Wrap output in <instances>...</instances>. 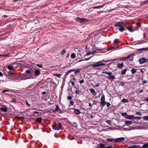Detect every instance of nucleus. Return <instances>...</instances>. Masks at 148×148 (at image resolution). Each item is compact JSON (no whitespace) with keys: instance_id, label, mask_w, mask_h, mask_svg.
<instances>
[{"instance_id":"13d9d810","label":"nucleus","mask_w":148,"mask_h":148,"mask_svg":"<svg viewBox=\"0 0 148 148\" xmlns=\"http://www.w3.org/2000/svg\"><path fill=\"white\" fill-rule=\"evenodd\" d=\"M118 39H116L114 40V42L116 44H117L119 42L118 41Z\"/></svg>"},{"instance_id":"ea45409f","label":"nucleus","mask_w":148,"mask_h":148,"mask_svg":"<svg viewBox=\"0 0 148 148\" xmlns=\"http://www.w3.org/2000/svg\"><path fill=\"white\" fill-rule=\"evenodd\" d=\"M143 119L145 120H148V116L143 117Z\"/></svg>"},{"instance_id":"79ce46f5","label":"nucleus","mask_w":148,"mask_h":148,"mask_svg":"<svg viewBox=\"0 0 148 148\" xmlns=\"http://www.w3.org/2000/svg\"><path fill=\"white\" fill-rule=\"evenodd\" d=\"M106 104L107 107H109L110 106V104L108 102H106Z\"/></svg>"},{"instance_id":"a18cd8bd","label":"nucleus","mask_w":148,"mask_h":148,"mask_svg":"<svg viewBox=\"0 0 148 148\" xmlns=\"http://www.w3.org/2000/svg\"><path fill=\"white\" fill-rule=\"evenodd\" d=\"M54 75L58 77H59L60 76H61V74H58V73L55 74Z\"/></svg>"},{"instance_id":"6e6d98bb","label":"nucleus","mask_w":148,"mask_h":148,"mask_svg":"<svg viewBox=\"0 0 148 148\" xmlns=\"http://www.w3.org/2000/svg\"><path fill=\"white\" fill-rule=\"evenodd\" d=\"M93 53L90 52H88L86 53V56H88L90 55V54H92Z\"/></svg>"},{"instance_id":"338daca9","label":"nucleus","mask_w":148,"mask_h":148,"mask_svg":"<svg viewBox=\"0 0 148 148\" xmlns=\"http://www.w3.org/2000/svg\"><path fill=\"white\" fill-rule=\"evenodd\" d=\"M71 72V70H69L67 71V74L69 73H70Z\"/></svg>"},{"instance_id":"de8ad7c7","label":"nucleus","mask_w":148,"mask_h":148,"mask_svg":"<svg viewBox=\"0 0 148 148\" xmlns=\"http://www.w3.org/2000/svg\"><path fill=\"white\" fill-rule=\"evenodd\" d=\"M70 104L71 105H73L74 104V102L73 101H71L70 102Z\"/></svg>"},{"instance_id":"c03bdc74","label":"nucleus","mask_w":148,"mask_h":148,"mask_svg":"<svg viewBox=\"0 0 148 148\" xmlns=\"http://www.w3.org/2000/svg\"><path fill=\"white\" fill-rule=\"evenodd\" d=\"M104 148H113V147L112 146H108L107 147H106L105 145Z\"/></svg>"},{"instance_id":"bb28decb","label":"nucleus","mask_w":148,"mask_h":148,"mask_svg":"<svg viewBox=\"0 0 148 148\" xmlns=\"http://www.w3.org/2000/svg\"><path fill=\"white\" fill-rule=\"evenodd\" d=\"M127 71V70L126 69H124L122 71H121V74L123 75H124L126 73Z\"/></svg>"},{"instance_id":"a878e982","label":"nucleus","mask_w":148,"mask_h":148,"mask_svg":"<svg viewBox=\"0 0 148 148\" xmlns=\"http://www.w3.org/2000/svg\"><path fill=\"white\" fill-rule=\"evenodd\" d=\"M148 3V0L145 1H143V2L140 3V5H145L147 3Z\"/></svg>"},{"instance_id":"a211bd4d","label":"nucleus","mask_w":148,"mask_h":148,"mask_svg":"<svg viewBox=\"0 0 148 148\" xmlns=\"http://www.w3.org/2000/svg\"><path fill=\"white\" fill-rule=\"evenodd\" d=\"M105 5V4H103L101 5H99V6H94L93 7V8L94 9H96L97 8H103Z\"/></svg>"},{"instance_id":"a19ab883","label":"nucleus","mask_w":148,"mask_h":148,"mask_svg":"<svg viewBox=\"0 0 148 148\" xmlns=\"http://www.w3.org/2000/svg\"><path fill=\"white\" fill-rule=\"evenodd\" d=\"M115 48H116V47H115ZM115 48V47H110V48H108L107 49V50L108 51H110L111 50H112V49H113Z\"/></svg>"},{"instance_id":"7c9ffc66","label":"nucleus","mask_w":148,"mask_h":148,"mask_svg":"<svg viewBox=\"0 0 148 148\" xmlns=\"http://www.w3.org/2000/svg\"><path fill=\"white\" fill-rule=\"evenodd\" d=\"M81 70L80 69H77L75 70L74 74H76L80 72Z\"/></svg>"},{"instance_id":"20e7f679","label":"nucleus","mask_w":148,"mask_h":148,"mask_svg":"<svg viewBox=\"0 0 148 148\" xmlns=\"http://www.w3.org/2000/svg\"><path fill=\"white\" fill-rule=\"evenodd\" d=\"M139 62L140 64H142L146 62H148V59L144 57L142 58L139 59Z\"/></svg>"},{"instance_id":"cd10ccee","label":"nucleus","mask_w":148,"mask_h":148,"mask_svg":"<svg viewBox=\"0 0 148 148\" xmlns=\"http://www.w3.org/2000/svg\"><path fill=\"white\" fill-rule=\"evenodd\" d=\"M74 112L77 114H79L80 113V111L79 110L77 109H75L74 110Z\"/></svg>"},{"instance_id":"39448f33","label":"nucleus","mask_w":148,"mask_h":148,"mask_svg":"<svg viewBox=\"0 0 148 148\" xmlns=\"http://www.w3.org/2000/svg\"><path fill=\"white\" fill-rule=\"evenodd\" d=\"M100 101L101 102L100 103V105L102 106H104L106 104V102L105 101V97L104 94L102 95Z\"/></svg>"},{"instance_id":"09e8293b","label":"nucleus","mask_w":148,"mask_h":148,"mask_svg":"<svg viewBox=\"0 0 148 148\" xmlns=\"http://www.w3.org/2000/svg\"><path fill=\"white\" fill-rule=\"evenodd\" d=\"M26 72L27 73H29L31 72V71L30 70H28L26 71Z\"/></svg>"},{"instance_id":"864d4df0","label":"nucleus","mask_w":148,"mask_h":148,"mask_svg":"<svg viewBox=\"0 0 148 148\" xmlns=\"http://www.w3.org/2000/svg\"><path fill=\"white\" fill-rule=\"evenodd\" d=\"M75 93L76 94L78 95L79 94V91L78 90H77L75 91Z\"/></svg>"},{"instance_id":"f03ea898","label":"nucleus","mask_w":148,"mask_h":148,"mask_svg":"<svg viewBox=\"0 0 148 148\" xmlns=\"http://www.w3.org/2000/svg\"><path fill=\"white\" fill-rule=\"evenodd\" d=\"M62 126V125L60 123H58L52 126V129L54 130H58L61 128Z\"/></svg>"},{"instance_id":"680f3d73","label":"nucleus","mask_w":148,"mask_h":148,"mask_svg":"<svg viewBox=\"0 0 148 148\" xmlns=\"http://www.w3.org/2000/svg\"><path fill=\"white\" fill-rule=\"evenodd\" d=\"M143 146L146 147H148V144H145Z\"/></svg>"},{"instance_id":"3c124183","label":"nucleus","mask_w":148,"mask_h":148,"mask_svg":"<svg viewBox=\"0 0 148 148\" xmlns=\"http://www.w3.org/2000/svg\"><path fill=\"white\" fill-rule=\"evenodd\" d=\"M25 102L26 103V104L29 107H30V104H29V103H28V101H25Z\"/></svg>"},{"instance_id":"4be33fe9","label":"nucleus","mask_w":148,"mask_h":148,"mask_svg":"<svg viewBox=\"0 0 148 148\" xmlns=\"http://www.w3.org/2000/svg\"><path fill=\"white\" fill-rule=\"evenodd\" d=\"M0 110L2 111L6 112L8 110L6 108L2 107L0 108Z\"/></svg>"},{"instance_id":"052dcab7","label":"nucleus","mask_w":148,"mask_h":148,"mask_svg":"<svg viewBox=\"0 0 148 148\" xmlns=\"http://www.w3.org/2000/svg\"><path fill=\"white\" fill-rule=\"evenodd\" d=\"M99 85V83H97L95 85V86L98 87Z\"/></svg>"},{"instance_id":"69168bd1","label":"nucleus","mask_w":148,"mask_h":148,"mask_svg":"<svg viewBox=\"0 0 148 148\" xmlns=\"http://www.w3.org/2000/svg\"><path fill=\"white\" fill-rule=\"evenodd\" d=\"M90 58H91V57H89L88 58H86L84 60H86V61L88 60H89L90 59Z\"/></svg>"},{"instance_id":"5fc2aeb1","label":"nucleus","mask_w":148,"mask_h":148,"mask_svg":"<svg viewBox=\"0 0 148 148\" xmlns=\"http://www.w3.org/2000/svg\"><path fill=\"white\" fill-rule=\"evenodd\" d=\"M37 66L38 67H40V68H42L43 67L42 65L40 64H37Z\"/></svg>"},{"instance_id":"49530a36","label":"nucleus","mask_w":148,"mask_h":148,"mask_svg":"<svg viewBox=\"0 0 148 148\" xmlns=\"http://www.w3.org/2000/svg\"><path fill=\"white\" fill-rule=\"evenodd\" d=\"M127 113L126 112H125L122 113V115L123 116H126L127 115Z\"/></svg>"},{"instance_id":"473e14b6","label":"nucleus","mask_w":148,"mask_h":148,"mask_svg":"<svg viewBox=\"0 0 148 148\" xmlns=\"http://www.w3.org/2000/svg\"><path fill=\"white\" fill-rule=\"evenodd\" d=\"M143 92V89H141V90H137L136 91V92L138 94H139L140 93H141Z\"/></svg>"},{"instance_id":"774afa93","label":"nucleus","mask_w":148,"mask_h":148,"mask_svg":"<svg viewBox=\"0 0 148 148\" xmlns=\"http://www.w3.org/2000/svg\"><path fill=\"white\" fill-rule=\"evenodd\" d=\"M16 102L15 100H14V99L12 100H11V102H12V103H14V102Z\"/></svg>"},{"instance_id":"6e6552de","label":"nucleus","mask_w":148,"mask_h":148,"mask_svg":"<svg viewBox=\"0 0 148 148\" xmlns=\"http://www.w3.org/2000/svg\"><path fill=\"white\" fill-rule=\"evenodd\" d=\"M135 55V54L134 53L130 54L128 55V57H129V60L130 61H132L133 59V56H134Z\"/></svg>"},{"instance_id":"37998d69","label":"nucleus","mask_w":148,"mask_h":148,"mask_svg":"<svg viewBox=\"0 0 148 148\" xmlns=\"http://www.w3.org/2000/svg\"><path fill=\"white\" fill-rule=\"evenodd\" d=\"M65 51L64 50H63L61 52V53L62 54V55H63L64 53H65Z\"/></svg>"},{"instance_id":"8fccbe9b","label":"nucleus","mask_w":148,"mask_h":148,"mask_svg":"<svg viewBox=\"0 0 148 148\" xmlns=\"http://www.w3.org/2000/svg\"><path fill=\"white\" fill-rule=\"evenodd\" d=\"M137 26L138 27H141V25L140 23H138L137 24Z\"/></svg>"},{"instance_id":"9b49d317","label":"nucleus","mask_w":148,"mask_h":148,"mask_svg":"<svg viewBox=\"0 0 148 148\" xmlns=\"http://www.w3.org/2000/svg\"><path fill=\"white\" fill-rule=\"evenodd\" d=\"M40 74V72L38 70H36L34 71V75L36 76H38Z\"/></svg>"},{"instance_id":"bf43d9fd","label":"nucleus","mask_w":148,"mask_h":148,"mask_svg":"<svg viewBox=\"0 0 148 148\" xmlns=\"http://www.w3.org/2000/svg\"><path fill=\"white\" fill-rule=\"evenodd\" d=\"M84 79H82L79 82L80 84L83 83L84 82Z\"/></svg>"},{"instance_id":"f8f14e48","label":"nucleus","mask_w":148,"mask_h":148,"mask_svg":"<svg viewBox=\"0 0 148 148\" xmlns=\"http://www.w3.org/2000/svg\"><path fill=\"white\" fill-rule=\"evenodd\" d=\"M53 112H60V113L61 112V110L59 108L58 105H56L55 109H54Z\"/></svg>"},{"instance_id":"2f4dec72","label":"nucleus","mask_w":148,"mask_h":148,"mask_svg":"<svg viewBox=\"0 0 148 148\" xmlns=\"http://www.w3.org/2000/svg\"><path fill=\"white\" fill-rule=\"evenodd\" d=\"M132 123V121H126L125 122V123L126 124L131 125Z\"/></svg>"},{"instance_id":"f3484780","label":"nucleus","mask_w":148,"mask_h":148,"mask_svg":"<svg viewBox=\"0 0 148 148\" xmlns=\"http://www.w3.org/2000/svg\"><path fill=\"white\" fill-rule=\"evenodd\" d=\"M105 145L102 143H99L97 148H104Z\"/></svg>"},{"instance_id":"c756f323","label":"nucleus","mask_w":148,"mask_h":148,"mask_svg":"<svg viewBox=\"0 0 148 148\" xmlns=\"http://www.w3.org/2000/svg\"><path fill=\"white\" fill-rule=\"evenodd\" d=\"M106 140L107 141L109 142L115 141V139L108 138Z\"/></svg>"},{"instance_id":"603ef678","label":"nucleus","mask_w":148,"mask_h":148,"mask_svg":"<svg viewBox=\"0 0 148 148\" xmlns=\"http://www.w3.org/2000/svg\"><path fill=\"white\" fill-rule=\"evenodd\" d=\"M9 90H3L2 92H9Z\"/></svg>"},{"instance_id":"4c0bfd02","label":"nucleus","mask_w":148,"mask_h":148,"mask_svg":"<svg viewBox=\"0 0 148 148\" xmlns=\"http://www.w3.org/2000/svg\"><path fill=\"white\" fill-rule=\"evenodd\" d=\"M106 122L108 124H111V121L110 120H107L106 121Z\"/></svg>"},{"instance_id":"72a5a7b5","label":"nucleus","mask_w":148,"mask_h":148,"mask_svg":"<svg viewBox=\"0 0 148 148\" xmlns=\"http://www.w3.org/2000/svg\"><path fill=\"white\" fill-rule=\"evenodd\" d=\"M143 50H147L148 51V49H147V48H142L138 49L137 51H142Z\"/></svg>"},{"instance_id":"58836bf2","label":"nucleus","mask_w":148,"mask_h":148,"mask_svg":"<svg viewBox=\"0 0 148 148\" xmlns=\"http://www.w3.org/2000/svg\"><path fill=\"white\" fill-rule=\"evenodd\" d=\"M136 114L138 115H142V113L139 112H138V111L136 112Z\"/></svg>"},{"instance_id":"6ab92c4d","label":"nucleus","mask_w":148,"mask_h":148,"mask_svg":"<svg viewBox=\"0 0 148 148\" xmlns=\"http://www.w3.org/2000/svg\"><path fill=\"white\" fill-rule=\"evenodd\" d=\"M15 118L20 120H23L25 119V117L24 116H21L20 117L16 116H15Z\"/></svg>"},{"instance_id":"423d86ee","label":"nucleus","mask_w":148,"mask_h":148,"mask_svg":"<svg viewBox=\"0 0 148 148\" xmlns=\"http://www.w3.org/2000/svg\"><path fill=\"white\" fill-rule=\"evenodd\" d=\"M77 21H79L81 23H83L86 20V19L85 18H82L77 17L75 18Z\"/></svg>"},{"instance_id":"1a4fd4ad","label":"nucleus","mask_w":148,"mask_h":148,"mask_svg":"<svg viewBox=\"0 0 148 148\" xmlns=\"http://www.w3.org/2000/svg\"><path fill=\"white\" fill-rule=\"evenodd\" d=\"M124 139V138L123 137L117 138L116 139H115V142H120L123 140Z\"/></svg>"},{"instance_id":"4468645a","label":"nucleus","mask_w":148,"mask_h":148,"mask_svg":"<svg viewBox=\"0 0 148 148\" xmlns=\"http://www.w3.org/2000/svg\"><path fill=\"white\" fill-rule=\"evenodd\" d=\"M123 24V22H119L115 24V26H119L120 27L122 26Z\"/></svg>"},{"instance_id":"412c9836","label":"nucleus","mask_w":148,"mask_h":148,"mask_svg":"<svg viewBox=\"0 0 148 148\" xmlns=\"http://www.w3.org/2000/svg\"><path fill=\"white\" fill-rule=\"evenodd\" d=\"M124 66V65L123 63H121V64H117V66L119 68H122Z\"/></svg>"},{"instance_id":"e433bc0d","label":"nucleus","mask_w":148,"mask_h":148,"mask_svg":"<svg viewBox=\"0 0 148 148\" xmlns=\"http://www.w3.org/2000/svg\"><path fill=\"white\" fill-rule=\"evenodd\" d=\"M71 57L73 58H75V53H73L71 55Z\"/></svg>"},{"instance_id":"f704fd0d","label":"nucleus","mask_w":148,"mask_h":148,"mask_svg":"<svg viewBox=\"0 0 148 148\" xmlns=\"http://www.w3.org/2000/svg\"><path fill=\"white\" fill-rule=\"evenodd\" d=\"M122 101L123 103H126L128 102V100L125 99H123L122 100Z\"/></svg>"},{"instance_id":"5701e85b","label":"nucleus","mask_w":148,"mask_h":148,"mask_svg":"<svg viewBox=\"0 0 148 148\" xmlns=\"http://www.w3.org/2000/svg\"><path fill=\"white\" fill-rule=\"evenodd\" d=\"M127 28L130 32H132L133 31V27L132 26L127 27Z\"/></svg>"},{"instance_id":"7ed1b4c3","label":"nucleus","mask_w":148,"mask_h":148,"mask_svg":"<svg viewBox=\"0 0 148 148\" xmlns=\"http://www.w3.org/2000/svg\"><path fill=\"white\" fill-rule=\"evenodd\" d=\"M103 74H106L109 75L108 77V78L112 80L114 79L115 78V77L113 75H110L112 74L111 72H108L107 71H103L102 72Z\"/></svg>"},{"instance_id":"b1692460","label":"nucleus","mask_w":148,"mask_h":148,"mask_svg":"<svg viewBox=\"0 0 148 148\" xmlns=\"http://www.w3.org/2000/svg\"><path fill=\"white\" fill-rule=\"evenodd\" d=\"M14 68V67L12 65H9L8 67V68L9 70H12Z\"/></svg>"},{"instance_id":"0e129e2a","label":"nucleus","mask_w":148,"mask_h":148,"mask_svg":"<svg viewBox=\"0 0 148 148\" xmlns=\"http://www.w3.org/2000/svg\"><path fill=\"white\" fill-rule=\"evenodd\" d=\"M42 94L43 95H45L46 94V92L45 91H44L42 92Z\"/></svg>"},{"instance_id":"f257e3e1","label":"nucleus","mask_w":148,"mask_h":148,"mask_svg":"<svg viewBox=\"0 0 148 148\" xmlns=\"http://www.w3.org/2000/svg\"><path fill=\"white\" fill-rule=\"evenodd\" d=\"M105 65V64L102 63L101 62H96L88 66L92 67H98L100 66H103Z\"/></svg>"},{"instance_id":"ddd939ff","label":"nucleus","mask_w":148,"mask_h":148,"mask_svg":"<svg viewBox=\"0 0 148 148\" xmlns=\"http://www.w3.org/2000/svg\"><path fill=\"white\" fill-rule=\"evenodd\" d=\"M19 77L21 80H22L26 79H27L25 75L24 74L21 75Z\"/></svg>"},{"instance_id":"4d7b16f0","label":"nucleus","mask_w":148,"mask_h":148,"mask_svg":"<svg viewBox=\"0 0 148 148\" xmlns=\"http://www.w3.org/2000/svg\"><path fill=\"white\" fill-rule=\"evenodd\" d=\"M67 98L69 100H71L72 99V97L70 96H68L67 97Z\"/></svg>"},{"instance_id":"0eeeda50","label":"nucleus","mask_w":148,"mask_h":148,"mask_svg":"<svg viewBox=\"0 0 148 148\" xmlns=\"http://www.w3.org/2000/svg\"><path fill=\"white\" fill-rule=\"evenodd\" d=\"M15 77V74L12 73L11 72L8 73V78L10 79H12V78Z\"/></svg>"},{"instance_id":"aec40b11","label":"nucleus","mask_w":148,"mask_h":148,"mask_svg":"<svg viewBox=\"0 0 148 148\" xmlns=\"http://www.w3.org/2000/svg\"><path fill=\"white\" fill-rule=\"evenodd\" d=\"M42 119L41 118H37L36 119V121L40 123L41 122Z\"/></svg>"},{"instance_id":"e2e57ef3","label":"nucleus","mask_w":148,"mask_h":148,"mask_svg":"<svg viewBox=\"0 0 148 148\" xmlns=\"http://www.w3.org/2000/svg\"><path fill=\"white\" fill-rule=\"evenodd\" d=\"M136 148V146H130L129 147V148Z\"/></svg>"},{"instance_id":"c85d7f7f","label":"nucleus","mask_w":148,"mask_h":148,"mask_svg":"<svg viewBox=\"0 0 148 148\" xmlns=\"http://www.w3.org/2000/svg\"><path fill=\"white\" fill-rule=\"evenodd\" d=\"M130 71L132 74H133L135 73L136 72V69H132Z\"/></svg>"},{"instance_id":"9d476101","label":"nucleus","mask_w":148,"mask_h":148,"mask_svg":"<svg viewBox=\"0 0 148 148\" xmlns=\"http://www.w3.org/2000/svg\"><path fill=\"white\" fill-rule=\"evenodd\" d=\"M125 118L129 119H133L134 118V116L133 115H127L126 116Z\"/></svg>"},{"instance_id":"dca6fc26","label":"nucleus","mask_w":148,"mask_h":148,"mask_svg":"<svg viewBox=\"0 0 148 148\" xmlns=\"http://www.w3.org/2000/svg\"><path fill=\"white\" fill-rule=\"evenodd\" d=\"M129 58L128 56L127 57H124L122 58H119L118 59L119 60H121L122 61H126L127 60V59Z\"/></svg>"},{"instance_id":"c9c22d12","label":"nucleus","mask_w":148,"mask_h":148,"mask_svg":"<svg viewBox=\"0 0 148 148\" xmlns=\"http://www.w3.org/2000/svg\"><path fill=\"white\" fill-rule=\"evenodd\" d=\"M136 120H140L142 119V117L140 116H136L134 117V118Z\"/></svg>"},{"instance_id":"393cba45","label":"nucleus","mask_w":148,"mask_h":148,"mask_svg":"<svg viewBox=\"0 0 148 148\" xmlns=\"http://www.w3.org/2000/svg\"><path fill=\"white\" fill-rule=\"evenodd\" d=\"M119 30L120 31L123 32L125 28L122 26L119 28Z\"/></svg>"},{"instance_id":"2eb2a0df","label":"nucleus","mask_w":148,"mask_h":148,"mask_svg":"<svg viewBox=\"0 0 148 148\" xmlns=\"http://www.w3.org/2000/svg\"><path fill=\"white\" fill-rule=\"evenodd\" d=\"M89 90L91 92L92 94H93L94 96L96 95V93L94 89L93 88H91Z\"/></svg>"}]
</instances>
